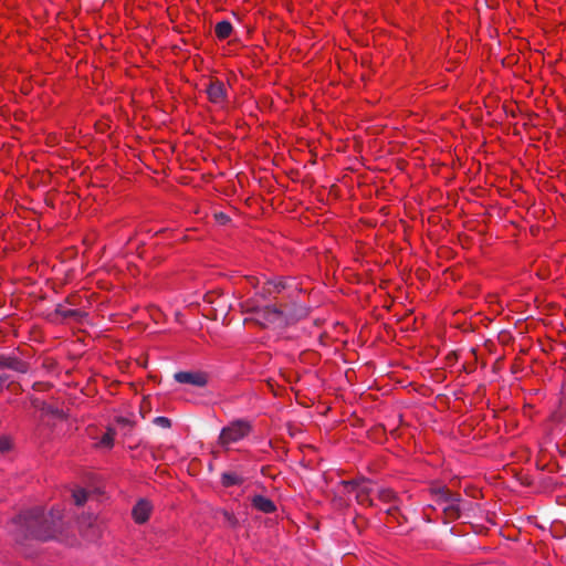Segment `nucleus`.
<instances>
[{
  "instance_id": "10",
  "label": "nucleus",
  "mask_w": 566,
  "mask_h": 566,
  "mask_svg": "<svg viewBox=\"0 0 566 566\" xmlns=\"http://www.w3.org/2000/svg\"><path fill=\"white\" fill-rule=\"evenodd\" d=\"M378 499L385 503H392L394 505L387 510V513L390 515L394 514L397 510L395 492L390 489H380L378 491Z\"/></svg>"
},
{
  "instance_id": "8",
  "label": "nucleus",
  "mask_w": 566,
  "mask_h": 566,
  "mask_svg": "<svg viewBox=\"0 0 566 566\" xmlns=\"http://www.w3.org/2000/svg\"><path fill=\"white\" fill-rule=\"evenodd\" d=\"M151 511L153 505L150 504V502L145 499H142L133 507L132 515L136 523L143 524L149 518Z\"/></svg>"
},
{
  "instance_id": "14",
  "label": "nucleus",
  "mask_w": 566,
  "mask_h": 566,
  "mask_svg": "<svg viewBox=\"0 0 566 566\" xmlns=\"http://www.w3.org/2000/svg\"><path fill=\"white\" fill-rule=\"evenodd\" d=\"M242 482H243V479L234 472H224L221 475V483L226 488L240 485Z\"/></svg>"
},
{
  "instance_id": "3",
  "label": "nucleus",
  "mask_w": 566,
  "mask_h": 566,
  "mask_svg": "<svg viewBox=\"0 0 566 566\" xmlns=\"http://www.w3.org/2000/svg\"><path fill=\"white\" fill-rule=\"evenodd\" d=\"M253 319L262 326H282L289 323L286 308L276 305H264L254 308Z\"/></svg>"
},
{
  "instance_id": "7",
  "label": "nucleus",
  "mask_w": 566,
  "mask_h": 566,
  "mask_svg": "<svg viewBox=\"0 0 566 566\" xmlns=\"http://www.w3.org/2000/svg\"><path fill=\"white\" fill-rule=\"evenodd\" d=\"M175 379L180 384H190L197 387H203L208 382L207 375L201 371H180L175 375Z\"/></svg>"
},
{
  "instance_id": "13",
  "label": "nucleus",
  "mask_w": 566,
  "mask_h": 566,
  "mask_svg": "<svg viewBox=\"0 0 566 566\" xmlns=\"http://www.w3.org/2000/svg\"><path fill=\"white\" fill-rule=\"evenodd\" d=\"M116 432L114 429L108 428L95 443L98 448L111 449L114 446Z\"/></svg>"
},
{
  "instance_id": "16",
  "label": "nucleus",
  "mask_w": 566,
  "mask_h": 566,
  "mask_svg": "<svg viewBox=\"0 0 566 566\" xmlns=\"http://www.w3.org/2000/svg\"><path fill=\"white\" fill-rule=\"evenodd\" d=\"M12 449V441L9 437H0V453L4 454Z\"/></svg>"
},
{
  "instance_id": "6",
  "label": "nucleus",
  "mask_w": 566,
  "mask_h": 566,
  "mask_svg": "<svg viewBox=\"0 0 566 566\" xmlns=\"http://www.w3.org/2000/svg\"><path fill=\"white\" fill-rule=\"evenodd\" d=\"M352 490L356 493V500L360 505H373V486L367 481L352 483Z\"/></svg>"
},
{
  "instance_id": "9",
  "label": "nucleus",
  "mask_w": 566,
  "mask_h": 566,
  "mask_svg": "<svg viewBox=\"0 0 566 566\" xmlns=\"http://www.w3.org/2000/svg\"><path fill=\"white\" fill-rule=\"evenodd\" d=\"M252 505L254 509L262 513H273L275 511V504L263 495H255L252 499Z\"/></svg>"
},
{
  "instance_id": "12",
  "label": "nucleus",
  "mask_w": 566,
  "mask_h": 566,
  "mask_svg": "<svg viewBox=\"0 0 566 566\" xmlns=\"http://www.w3.org/2000/svg\"><path fill=\"white\" fill-rule=\"evenodd\" d=\"M0 367H7L20 373L27 371L25 364L17 358H0Z\"/></svg>"
},
{
  "instance_id": "4",
  "label": "nucleus",
  "mask_w": 566,
  "mask_h": 566,
  "mask_svg": "<svg viewBox=\"0 0 566 566\" xmlns=\"http://www.w3.org/2000/svg\"><path fill=\"white\" fill-rule=\"evenodd\" d=\"M433 500L442 511L447 520H455L460 516L459 495L451 493L446 488L432 490Z\"/></svg>"
},
{
  "instance_id": "15",
  "label": "nucleus",
  "mask_w": 566,
  "mask_h": 566,
  "mask_svg": "<svg viewBox=\"0 0 566 566\" xmlns=\"http://www.w3.org/2000/svg\"><path fill=\"white\" fill-rule=\"evenodd\" d=\"M72 497H73L74 503H75L76 505H82V504H84V503L86 502V500H87V492H86V490L81 489V488H78V489H74V490L72 491Z\"/></svg>"
},
{
  "instance_id": "1",
  "label": "nucleus",
  "mask_w": 566,
  "mask_h": 566,
  "mask_svg": "<svg viewBox=\"0 0 566 566\" xmlns=\"http://www.w3.org/2000/svg\"><path fill=\"white\" fill-rule=\"evenodd\" d=\"M50 521L40 509L20 514L14 521L25 537H34L41 541L59 538V524L62 520L61 511L53 509L50 512Z\"/></svg>"
},
{
  "instance_id": "2",
  "label": "nucleus",
  "mask_w": 566,
  "mask_h": 566,
  "mask_svg": "<svg viewBox=\"0 0 566 566\" xmlns=\"http://www.w3.org/2000/svg\"><path fill=\"white\" fill-rule=\"evenodd\" d=\"M251 430L252 426L249 421L242 419L234 420L221 430L218 442L222 448L228 449L231 444L248 437Z\"/></svg>"
},
{
  "instance_id": "17",
  "label": "nucleus",
  "mask_w": 566,
  "mask_h": 566,
  "mask_svg": "<svg viewBox=\"0 0 566 566\" xmlns=\"http://www.w3.org/2000/svg\"><path fill=\"white\" fill-rule=\"evenodd\" d=\"M154 422L157 424V426H160L163 428H169L170 427V420L166 417H156L154 419Z\"/></svg>"
},
{
  "instance_id": "18",
  "label": "nucleus",
  "mask_w": 566,
  "mask_h": 566,
  "mask_svg": "<svg viewBox=\"0 0 566 566\" xmlns=\"http://www.w3.org/2000/svg\"><path fill=\"white\" fill-rule=\"evenodd\" d=\"M4 381H6V378L0 376V390H2Z\"/></svg>"
},
{
  "instance_id": "5",
  "label": "nucleus",
  "mask_w": 566,
  "mask_h": 566,
  "mask_svg": "<svg viewBox=\"0 0 566 566\" xmlns=\"http://www.w3.org/2000/svg\"><path fill=\"white\" fill-rule=\"evenodd\" d=\"M206 93L208 95V99L220 107H224L228 103V92L226 85L220 80L210 81L209 85L206 88Z\"/></svg>"
},
{
  "instance_id": "11",
  "label": "nucleus",
  "mask_w": 566,
  "mask_h": 566,
  "mask_svg": "<svg viewBox=\"0 0 566 566\" xmlns=\"http://www.w3.org/2000/svg\"><path fill=\"white\" fill-rule=\"evenodd\" d=\"M233 31L232 24L229 21H220L216 24L214 33L219 40L228 39Z\"/></svg>"
}]
</instances>
